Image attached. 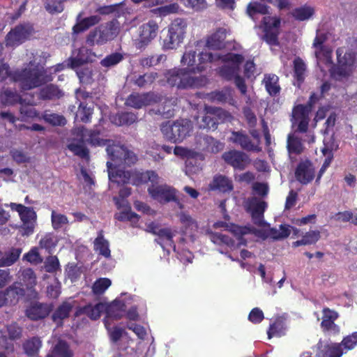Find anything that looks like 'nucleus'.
Here are the masks:
<instances>
[{"label":"nucleus","mask_w":357,"mask_h":357,"mask_svg":"<svg viewBox=\"0 0 357 357\" xmlns=\"http://www.w3.org/2000/svg\"><path fill=\"white\" fill-rule=\"evenodd\" d=\"M220 58V54L212 53L209 51H199L189 47H187L181 59L185 68H178L169 70L167 74V82L172 86L178 89H188L200 87L205 85L206 81L205 77L195 76L192 73H200L204 70L208 63L218 61Z\"/></svg>","instance_id":"1"},{"label":"nucleus","mask_w":357,"mask_h":357,"mask_svg":"<svg viewBox=\"0 0 357 357\" xmlns=\"http://www.w3.org/2000/svg\"><path fill=\"white\" fill-rule=\"evenodd\" d=\"M107 146L106 151L109 158L107 162L108 177L110 181L119 185L132 183L137 181L135 174L125 170L137 161V155L123 145L115 144L110 140H105Z\"/></svg>","instance_id":"2"},{"label":"nucleus","mask_w":357,"mask_h":357,"mask_svg":"<svg viewBox=\"0 0 357 357\" xmlns=\"http://www.w3.org/2000/svg\"><path fill=\"white\" fill-rule=\"evenodd\" d=\"M137 181H134L132 184L139 185L140 183H151L149 187L148 192L152 198L158 201L161 204H165L170 202L177 203L178 206L182 208L181 204L176 197V191L172 187L164 185H158L160 178L154 171H146L144 172H137L135 174Z\"/></svg>","instance_id":"3"},{"label":"nucleus","mask_w":357,"mask_h":357,"mask_svg":"<svg viewBox=\"0 0 357 357\" xmlns=\"http://www.w3.org/2000/svg\"><path fill=\"white\" fill-rule=\"evenodd\" d=\"M24 91L37 88L52 80V76L39 65L36 59L29 61V66L21 70H16L12 76Z\"/></svg>","instance_id":"4"},{"label":"nucleus","mask_w":357,"mask_h":357,"mask_svg":"<svg viewBox=\"0 0 357 357\" xmlns=\"http://www.w3.org/2000/svg\"><path fill=\"white\" fill-rule=\"evenodd\" d=\"M336 54L338 63L336 67L333 65L331 51L326 52V63L328 65L332 77L335 80L342 81L351 75L356 56L355 53L351 50L344 52L343 47L338 48Z\"/></svg>","instance_id":"5"},{"label":"nucleus","mask_w":357,"mask_h":357,"mask_svg":"<svg viewBox=\"0 0 357 357\" xmlns=\"http://www.w3.org/2000/svg\"><path fill=\"white\" fill-rule=\"evenodd\" d=\"M224 61V64L220 68V75L227 80L234 79L236 86L238 88L243 95L246 94L247 87L244 79L239 76V67L243 61V56L241 54L229 53L224 56L220 54Z\"/></svg>","instance_id":"6"},{"label":"nucleus","mask_w":357,"mask_h":357,"mask_svg":"<svg viewBox=\"0 0 357 357\" xmlns=\"http://www.w3.org/2000/svg\"><path fill=\"white\" fill-rule=\"evenodd\" d=\"M100 130L97 129L88 130L84 127L79 128L77 136L79 139H73L68 145V149L75 155L82 158H86L89 156L88 149L85 146V142L92 146H105L104 139L99 138Z\"/></svg>","instance_id":"7"},{"label":"nucleus","mask_w":357,"mask_h":357,"mask_svg":"<svg viewBox=\"0 0 357 357\" xmlns=\"http://www.w3.org/2000/svg\"><path fill=\"white\" fill-rule=\"evenodd\" d=\"M192 129L191 123L187 119L176 120L172 125L162 123L160 128L165 138L174 143L182 142L190 135Z\"/></svg>","instance_id":"8"},{"label":"nucleus","mask_w":357,"mask_h":357,"mask_svg":"<svg viewBox=\"0 0 357 357\" xmlns=\"http://www.w3.org/2000/svg\"><path fill=\"white\" fill-rule=\"evenodd\" d=\"M319 97L316 93H312L307 105H298L294 108L293 119L295 122H298V130L306 131L308 129L309 114L312 109V105L319 100Z\"/></svg>","instance_id":"9"},{"label":"nucleus","mask_w":357,"mask_h":357,"mask_svg":"<svg viewBox=\"0 0 357 357\" xmlns=\"http://www.w3.org/2000/svg\"><path fill=\"white\" fill-rule=\"evenodd\" d=\"M195 149L204 153H217L223 149V144L213 137L197 133L195 137Z\"/></svg>","instance_id":"10"},{"label":"nucleus","mask_w":357,"mask_h":357,"mask_svg":"<svg viewBox=\"0 0 357 357\" xmlns=\"http://www.w3.org/2000/svg\"><path fill=\"white\" fill-rule=\"evenodd\" d=\"M158 31V24L150 20L139 27V36L135 40V45L137 49L141 50L146 47L154 39Z\"/></svg>","instance_id":"11"},{"label":"nucleus","mask_w":357,"mask_h":357,"mask_svg":"<svg viewBox=\"0 0 357 357\" xmlns=\"http://www.w3.org/2000/svg\"><path fill=\"white\" fill-rule=\"evenodd\" d=\"M32 31L33 28L29 24H22L16 26L6 36V46L15 47L20 45L29 38Z\"/></svg>","instance_id":"12"},{"label":"nucleus","mask_w":357,"mask_h":357,"mask_svg":"<svg viewBox=\"0 0 357 357\" xmlns=\"http://www.w3.org/2000/svg\"><path fill=\"white\" fill-rule=\"evenodd\" d=\"M159 99L158 95L152 92L144 93H133L128 96L125 104L135 109H140L158 102Z\"/></svg>","instance_id":"13"},{"label":"nucleus","mask_w":357,"mask_h":357,"mask_svg":"<svg viewBox=\"0 0 357 357\" xmlns=\"http://www.w3.org/2000/svg\"><path fill=\"white\" fill-rule=\"evenodd\" d=\"M222 159L234 169L243 170L250 163L251 160L245 153L232 150L222 154Z\"/></svg>","instance_id":"14"},{"label":"nucleus","mask_w":357,"mask_h":357,"mask_svg":"<svg viewBox=\"0 0 357 357\" xmlns=\"http://www.w3.org/2000/svg\"><path fill=\"white\" fill-rule=\"evenodd\" d=\"M267 204L257 197H252L248 202V210L251 213L252 221L259 227H266L268 224L264 220V213Z\"/></svg>","instance_id":"15"},{"label":"nucleus","mask_w":357,"mask_h":357,"mask_svg":"<svg viewBox=\"0 0 357 357\" xmlns=\"http://www.w3.org/2000/svg\"><path fill=\"white\" fill-rule=\"evenodd\" d=\"M230 141L239 146L242 149L246 151L260 152L261 149L258 146L257 142H252L245 131H233L230 137Z\"/></svg>","instance_id":"16"},{"label":"nucleus","mask_w":357,"mask_h":357,"mask_svg":"<svg viewBox=\"0 0 357 357\" xmlns=\"http://www.w3.org/2000/svg\"><path fill=\"white\" fill-rule=\"evenodd\" d=\"M22 225L20 227L22 235L29 236L33 232L36 213L32 208L26 207L20 215Z\"/></svg>","instance_id":"17"},{"label":"nucleus","mask_w":357,"mask_h":357,"mask_svg":"<svg viewBox=\"0 0 357 357\" xmlns=\"http://www.w3.org/2000/svg\"><path fill=\"white\" fill-rule=\"evenodd\" d=\"M92 56L91 50L86 47H81L73 52L72 56L68 59V66L72 68L89 65L88 63L92 61Z\"/></svg>","instance_id":"18"},{"label":"nucleus","mask_w":357,"mask_h":357,"mask_svg":"<svg viewBox=\"0 0 357 357\" xmlns=\"http://www.w3.org/2000/svg\"><path fill=\"white\" fill-rule=\"evenodd\" d=\"M296 179L302 184H307L314 177V169L309 161L300 162L295 171Z\"/></svg>","instance_id":"19"},{"label":"nucleus","mask_w":357,"mask_h":357,"mask_svg":"<svg viewBox=\"0 0 357 357\" xmlns=\"http://www.w3.org/2000/svg\"><path fill=\"white\" fill-rule=\"evenodd\" d=\"M83 12H80L77 17V23L73 27V32L75 34H78L89 29L91 26L98 24L101 17L99 15H91L87 17L82 18Z\"/></svg>","instance_id":"20"},{"label":"nucleus","mask_w":357,"mask_h":357,"mask_svg":"<svg viewBox=\"0 0 357 357\" xmlns=\"http://www.w3.org/2000/svg\"><path fill=\"white\" fill-rule=\"evenodd\" d=\"M51 311V304L35 303L26 310V314L30 319L36 321L46 317Z\"/></svg>","instance_id":"21"},{"label":"nucleus","mask_w":357,"mask_h":357,"mask_svg":"<svg viewBox=\"0 0 357 357\" xmlns=\"http://www.w3.org/2000/svg\"><path fill=\"white\" fill-rule=\"evenodd\" d=\"M317 347V357H341L343 354L340 344H328L319 341Z\"/></svg>","instance_id":"22"},{"label":"nucleus","mask_w":357,"mask_h":357,"mask_svg":"<svg viewBox=\"0 0 357 357\" xmlns=\"http://www.w3.org/2000/svg\"><path fill=\"white\" fill-rule=\"evenodd\" d=\"M228 31L225 28H218L215 33L208 37L206 47L211 50H221L225 47V39Z\"/></svg>","instance_id":"23"},{"label":"nucleus","mask_w":357,"mask_h":357,"mask_svg":"<svg viewBox=\"0 0 357 357\" xmlns=\"http://www.w3.org/2000/svg\"><path fill=\"white\" fill-rule=\"evenodd\" d=\"M74 301H64L54 311L52 319L57 326H61L63 320L68 318L70 312L74 307Z\"/></svg>","instance_id":"24"},{"label":"nucleus","mask_w":357,"mask_h":357,"mask_svg":"<svg viewBox=\"0 0 357 357\" xmlns=\"http://www.w3.org/2000/svg\"><path fill=\"white\" fill-rule=\"evenodd\" d=\"M297 125V128L291 134H289L287 137V149L290 154L295 153L299 154L303 151V146L300 138L298 136V132H306V131H301L298 130V122H295L294 119L293 126Z\"/></svg>","instance_id":"25"},{"label":"nucleus","mask_w":357,"mask_h":357,"mask_svg":"<svg viewBox=\"0 0 357 357\" xmlns=\"http://www.w3.org/2000/svg\"><path fill=\"white\" fill-rule=\"evenodd\" d=\"M98 27L107 43L114 40L120 32V23L117 20H113Z\"/></svg>","instance_id":"26"},{"label":"nucleus","mask_w":357,"mask_h":357,"mask_svg":"<svg viewBox=\"0 0 357 357\" xmlns=\"http://www.w3.org/2000/svg\"><path fill=\"white\" fill-rule=\"evenodd\" d=\"M206 112L202 116H197L195 120L199 128L207 130H216L217 123H215V117L211 111L210 107L205 108Z\"/></svg>","instance_id":"27"},{"label":"nucleus","mask_w":357,"mask_h":357,"mask_svg":"<svg viewBox=\"0 0 357 357\" xmlns=\"http://www.w3.org/2000/svg\"><path fill=\"white\" fill-rule=\"evenodd\" d=\"M25 291L20 283H14L9 286L5 291L8 305L15 304L20 297L24 295Z\"/></svg>","instance_id":"28"},{"label":"nucleus","mask_w":357,"mask_h":357,"mask_svg":"<svg viewBox=\"0 0 357 357\" xmlns=\"http://www.w3.org/2000/svg\"><path fill=\"white\" fill-rule=\"evenodd\" d=\"M22 249L20 248H10L2 252L1 266L7 267L14 264L20 258Z\"/></svg>","instance_id":"29"},{"label":"nucleus","mask_w":357,"mask_h":357,"mask_svg":"<svg viewBox=\"0 0 357 357\" xmlns=\"http://www.w3.org/2000/svg\"><path fill=\"white\" fill-rule=\"evenodd\" d=\"M125 312V304L119 300H115L111 304L107 305L105 313L107 314V319L113 318L114 319H119L124 315Z\"/></svg>","instance_id":"30"},{"label":"nucleus","mask_w":357,"mask_h":357,"mask_svg":"<svg viewBox=\"0 0 357 357\" xmlns=\"http://www.w3.org/2000/svg\"><path fill=\"white\" fill-rule=\"evenodd\" d=\"M73 352L68 343L59 340L46 357H73Z\"/></svg>","instance_id":"31"},{"label":"nucleus","mask_w":357,"mask_h":357,"mask_svg":"<svg viewBox=\"0 0 357 357\" xmlns=\"http://www.w3.org/2000/svg\"><path fill=\"white\" fill-rule=\"evenodd\" d=\"M175 103V99H166L156 109H153L151 112L160 115L164 119H169L174 115V106Z\"/></svg>","instance_id":"32"},{"label":"nucleus","mask_w":357,"mask_h":357,"mask_svg":"<svg viewBox=\"0 0 357 357\" xmlns=\"http://www.w3.org/2000/svg\"><path fill=\"white\" fill-rule=\"evenodd\" d=\"M209 187L211 190H218L223 192L230 191L233 188L231 181L222 175L215 176L210 183Z\"/></svg>","instance_id":"33"},{"label":"nucleus","mask_w":357,"mask_h":357,"mask_svg":"<svg viewBox=\"0 0 357 357\" xmlns=\"http://www.w3.org/2000/svg\"><path fill=\"white\" fill-rule=\"evenodd\" d=\"M0 333L1 337L4 340L9 339L13 341H16L22 337V328L17 324L13 323L6 326L4 329L0 331Z\"/></svg>","instance_id":"34"},{"label":"nucleus","mask_w":357,"mask_h":357,"mask_svg":"<svg viewBox=\"0 0 357 357\" xmlns=\"http://www.w3.org/2000/svg\"><path fill=\"white\" fill-rule=\"evenodd\" d=\"M63 96V92L56 85L49 84L40 90L39 96L42 100L59 99Z\"/></svg>","instance_id":"35"},{"label":"nucleus","mask_w":357,"mask_h":357,"mask_svg":"<svg viewBox=\"0 0 357 357\" xmlns=\"http://www.w3.org/2000/svg\"><path fill=\"white\" fill-rule=\"evenodd\" d=\"M72 69L75 70L82 84H91L93 82V70L91 66L84 65Z\"/></svg>","instance_id":"36"},{"label":"nucleus","mask_w":357,"mask_h":357,"mask_svg":"<svg viewBox=\"0 0 357 357\" xmlns=\"http://www.w3.org/2000/svg\"><path fill=\"white\" fill-rule=\"evenodd\" d=\"M111 121L118 126H130L137 120L136 115L132 112H121L111 116Z\"/></svg>","instance_id":"37"},{"label":"nucleus","mask_w":357,"mask_h":357,"mask_svg":"<svg viewBox=\"0 0 357 357\" xmlns=\"http://www.w3.org/2000/svg\"><path fill=\"white\" fill-rule=\"evenodd\" d=\"M338 314L336 312L331 310L328 308L323 310V317L321 324V327L324 330H334L335 331L337 326L335 324L334 321L337 318Z\"/></svg>","instance_id":"38"},{"label":"nucleus","mask_w":357,"mask_h":357,"mask_svg":"<svg viewBox=\"0 0 357 357\" xmlns=\"http://www.w3.org/2000/svg\"><path fill=\"white\" fill-rule=\"evenodd\" d=\"M209 238L211 241L215 244H225L233 249L238 248L239 245H245V242H242V239H241L238 245L236 246L235 242L229 236L218 232L210 234Z\"/></svg>","instance_id":"39"},{"label":"nucleus","mask_w":357,"mask_h":357,"mask_svg":"<svg viewBox=\"0 0 357 357\" xmlns=\"http://www.w3.org/2000/svg\"><path fill=\"white\" fill-rule=\"evenodd\" d=\"M278 80V77L272 74L265 75L263 79L267 92L272 96L279 93L280 91Z\"/></svg>","instance_id":"40"},{"label":"nucleus","mask_w":357,"mask_h":357,"mask_svg":"<svg viewBox=\"0 0 357 357\" xmlns=\"http://www.w3.org/2000/svg\"><path fill=\"white\" fill-rule=\"evenodd\" d=\"M107 309V304L103 303H98L94 305L89 304L83 308V313L86 314L91 319H98L102 313L105 312Z\"/></svg>","instance_id":"41"},{"label":"nucleus","mask_w":357,"mask_h":357,"mask_svg":"<svg viewBox=\"0 0 357 357\" xmlns=\"http://www.w3.org/2000/svg\"><path fill=\"white\" fill-rule=\"evenodd\" d=\"M94 250L99 255L109 258L110 257V250L109 248V242L104 238V236L100 231L98 237L94 241Z\"/></svg>","instance_id":"42"},{"label":"nucleus","mask_w":357,"mask_h":357,"mask_svg":"<svg viewBox=\"0 0 357 357\" xmlns=\"http://www.w3.org/2000/svg\"><path fill=\"white\" fill-rule=\"evenodd\" d=\"M158 77V73L151 72L142 75H135L132 77V82L139 87H146L151 84Z\"/></svg>","instance_id":"43"},{"label":"nucleus","mask_w":357,"mask_h":357,"mask_svg":"<svg viewBox=\"0 0 357 357\" xmlns=\"http://www.w3.org/2000/svg\"><path fill=\"white\" fill-rule=\"evenodd\" d=\"M227 230L238 236H241L247 234H254L258 236H262L261 231L252 227H240L235 225H231Z\"/></svg>","instance_id":"44"},{"label":"nucleus","mask_w":357,"mask_h":357,"mask_svg":"<svg viewBox=\"0 0 357 357\" xmlns=\"http://www.w3.org/2000/svg\"><path fill=\"white\" fill-rule=\"evenodd\" d=\"M209 98L213 102H227L232 100V92L230 89L225 88L221 91L211 92Z\"/></svg>","instance_id":"45"},{"label":"nucleus","mask_w":357,"mask_h":357,"mask_svg":"<svg viewBox=\"0 0 357 357\" xmlns=\"http://www.w3.org/2000/svg\"><path fill=\"white\" fill-rule=\"evenodd\" d=\"M188 27V22L183 18H176L168 27V30L176 33L178 36L185 37Z\"/></svg>","instance_id":"46"},{"label":"nucleus","mask_w":357,"mask_h":357,"mask_svg":"<svg viewBox=\"0 0 357 357\" xmlns=\"http://www.w3.org/2000/svg\"><path fill=\"white\" fill-rule=\"evenodd\" d=\"M42 346V342L38 337H33L27 340L23 345L24 352L29 356H33L38 354Z\"/></svg>","instance_id":"47"},{"label":"nucleus","mask_w":357,"mask_h":357,"mask_svg":"<svg viewBox=\"0 0 357 357\" xmlns=\"http://www.w3.org/2000/svg\"><path fill=\"white\" fill-rule=\"evenodd\" d=\"M247 13L255 20L257 14L266 15L268 13V7L262 3L252 2L248 5Z\"/></svg>","instance_id":"48"},{"label":"nucleus","mask_w":357,"mask_h":357,"mask_svg":"<svg viewBox=\"0 0 357 357\" xmlns=\"http://www.w3.org/2000/svg\"><path fill=\"white\" fill-rule=\"evenodd\" d=\"M166 59V55L162 54L148 56L142 58L139 60V64L144 68H150L165 61Z\"/></svg>","instance_id":"49"},{"label":"nucleus","mask_w":357,"mask_h":357,"mask_svg":"<svg viewBox=\"0 0 357 357\" xmlns=\"http://www.w3.org/2000/svg\"><path fill=\"white\" fill-rule=\"evenodd\" d=\"M20 112L22 121H25L26 118H33L37 116L36 110L31 107L33 105L32 102H26V99H23L20 101Z\"/></svg>","instance_id":"50"},{"label":"nucleus","mask_w":357,"mask_h":357,"mask_svg":"<svg viewBox=\"0 0 357 357\" xmlns=\"http://www.w3.org/2000/svg\"><path fill=\"white\" fill-rule=\"evenodd\" d=\"M86 43L91 46L95 45H102L107 43V41L103 37L100 30H99L98 27H96L88 34Z\"/></svg>","instance_id":"51"},{"label":"nucleus","mask_w":357,"mask_h":357,"mask_svg":"<svg viewBox=\"0 0 357 357\" xmlns=\"http://www.w3.org/2000/svg\"><path fill=\"white\" fill-rule=\"evenodd\" d=\"M314 13L313 8L304 6L294 9L292 12L294 17L300 21H304L310 18Z\"/></svg>","instance_id":"52"},{"label":"nucleus","mask_w":357,"mask_h":357,"mask_svg":"<svg viewBox=\"0 0 357 357\" xmlns=\"http://www.w3.org/2000/svg\"><path fill=\"white\" fill-rule=\"evenodd\" d=\"M291 227L287 225H281L279 229L271 228L269 235L274 240H281L287 238L291 234Z\"/></svg>","instance_id":"53"},{"label":"nucleus","mask_w":357,"mask_h":357,"mask_svg":"<svg viewBox=\"0 0 357 357\" xmlns=\"http://www.w3.org/2000/svg\"><path fill=\"white\" fill-rule=\"evenodd\" d=\"M124 59V54L120 52H114L107 55L101 60L100 64L105 68L113 67L119 63Z\"/></svg>","instance_id":"54"},{"label":"nucleus","mask_w":357,"mask_h":357,"mask_svg":"<svg viewBox=\"0 0 357 357\" xmlns=\"http://www.w3.org/2000/svg\"><path fill=\"white\" fill-rule=\"evenodd\" d=\"M211 111L213 114L214 119H215V123H217V126L222 123L229 121L231 119L230 114L220 107H210Z\"/></svg>","instance_id":"55"},{"label":"nucleus","mask_w":357,"mask_h":357,"mask_svg":"<svg viewBox=\"0 0 357 357\" xmlns=\"http://www.w3.org/2000/svg\"><path fill=\"white\" fill-rule=\"evenodd\" d=\"M43 119L52 126H62L66 123V119L63 116L55 113L45 112Z\"/></svg>","instance_id":"56"},{"label":"nucleus","mask_w":357,"mask_h":357,"mask_svg":"<svg viewBox=\"0 0 357 357\" xmlns=\"http://www.w3.org/2000/svg\"><path fill=\"white\" fill-rule=\"evenodd\" d=\"M22 280L27 288L31 289L36 284V276L31 268H26L22 273Z\"/></svg>","instance_id":"57"},{"label":"nucleus","mask_w":357,"mask_h":357,"mask_svg":"<svg viewBox=\"0 0 357 357\" xmlns=\"http://www.w3.org/2000/svg\"><path fill=\"white\" fill-rule=\"evenodd\" d=\"M262 22L264 24V31L278 30L280 24V20L279 18L271 16L264 17Z\"/></svg>","instance_id":"58"},{"label":"nucleus","mask_w":357,"mask_h":357,"mask_svg":"<svg viewBox=\"0 0 357 357\" xmlns=\"http://www.w3.org/2000/svg\"><path fill=\"white\" fill-rule=\"evenodd\" d=\"M111 280L108 278H100L93 285V291L95 294H101L111 285Z\"/></svg>","instance_id":"59"},{"label":"nucleus","mask_w":357,"mask_h":357,"mask_svg":"<svg viewBox=\"0 0 357 357\" xmlns=\"http://www.w3.org/2000/svg\"><path fill=\"white\" fill-rule=\"evenodd\" d=\"M51 218L52 227L54 229H59L68 223V220L66 215L57 213L54 211L52 212Z\"/></svg>","instance_id":"60"},{"label":"nucleus","mask_w":357,"mask_h":357,"mask_svg":"<svg viewBox=\"0 0 357 357\" xmlns=\"http://www.w3.org/2000/svg\"><path fill=\"white\" fill-rule=\"evenodd\" d=\"M93 109L90 107H86L80 103L78 110L77 112V116L80 119L82 122L87 123L90 121L92 115Z\"/></svg>","instance_id":"61"},{"label":"nucleus","mask_w":357,"mask_h":357,"mask_svg":"<svg viewBox=\"0 0 357 357\" xmlns=\"http://www.w3.org/2000/svg\"><path fill=\"white\" fill-rule=\"evenodd\" d=\"M3 95L4 103L6 105H14L18 102L20 103L23 100L16 91L10 89L4 90Z\"/></svg>","instance_id":"62"},{"label":"nucleus","mask_w":357,"mask_h":357,"mask_svg":"<svg viewBox=\"0 0 357 357\" xmlns=\"http://www.w3.org/2000/svg\"><path fill=\"white\" fill-rule=\"evenodd\" d=\"M23 260H26L33 264H39L43 262V257L40 255L38 248H33L23 256Z\"/></svg>","instance_id":"63"},{"label":"nucleus","mask_w":357,"mask_h":357,"mask_svg":"<svg viewBox=\"0 0 357 357\" xmlns=\"http://www.w3.org/2000/svg\"><path fill=\"white\" fill-rule=\"evenodd\" d=\"M294 64L295 77L298 81L302 82L303 80V75L305 71V65L300 58L295 59Z\"/></svg>","instance_id":"64"}]
</instances>
